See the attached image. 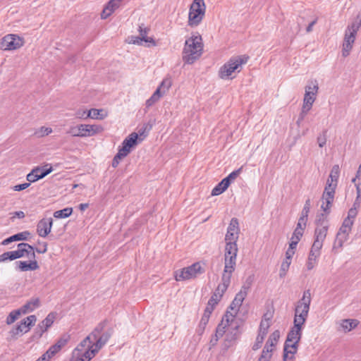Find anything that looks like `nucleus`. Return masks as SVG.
<instances>
[{"mask_svg":"<svg viewBox=\"0 0 361 361\" xmlns=\"http://www.w3.org/2000/svg\"><path fill=\"white\" fill-rule=\"evenodd\" d=\"M203 44L200 35L196 33L187 39L183 49V60L188 64H192L202 54Z\"/></svg>","mask_w":361,"mask_h":361,"instance_id":"f257e3e1","label":"nucleus"},{"mask_svg":"<svg viewBox=\"0 0 361 361\" xmlns=\"http://www.w3.org/2000/svg\"><path fill=\"white\" fill-rule=\"evenodd\" d=\"M249 56L246 55L237 56L231 58L228 62L223 65L219 71V75L221 79H227L235 71L240 72L241 66L247 62Z\"/></svg>","mask_w":361,"mask_h":361,"instance_id":"f03ea898","label":"nucleus"},{"mask_svg":"<svg viewBox=\"0 0 361 361\" xmlns=\"http://www.w3.org/2000/svg\"><path fill=\"white\" fill-rule=\"evenodd\" d=\"M205 8L204 0H193L189 11L188 25L197 26L204 16Z\"/></svg>","mask_w":361,"mask_h":361,"instance_id":"7ed1b4c3","label":"nucleus"},{"mask_svg":"<svg viewBox=\"0 0 361 361\" xmlns=\"http://www.w3.org/2000/svg\"><path fill=\"white\" fill-rule=\"evenodd\" d=\"M104 128L99 125L80 124L71 127L68 132L73 137H91L102 133Z\"/></svg>","mask_w":361,"mask_h":361,"instance_id":"20e7f679","label":"nucleus"},{"mask_svg":"<svg viewBox=\"0 0 361 361\" xmlns=\"http://www.w3.org/2000/svg\"><path fill=\"white\" fill-rule=\"evenodd\" d=\"M204 269L200 262H195L192 265L175 271V279L177 281L189 280L196 278L197 275L203 274Z\"/></svg>","mask_w":361,"mask_h":361,"instance_id":"39448f33","label":"nucleus"},{"mask_svg":"<svg viewBox=\"0 0 361 361\" xmlns=\"http://www.w3.org/2000/svg\"><path fill=\"white\" fill-rule=\"evenodd\" d=\"M37 317L35 315H30L22 319L20 323L13 326L9 331V334L13 339H16L18 335L28 332L31 327L35 325Z\"/></svg>","mask_w":361,"mask_h":361,"instance_id":"423d86ee","label":"nucleus"},{"mask_svg":"<svg viewBox=\"0 0 361 361\" xmlns=\"http://www.w3.org/2000/svg\"><path fill=\"white\" fill-rule=\"evenodd\" d=\"M143 26V24L139 26V36L132 35L128 37L129 43L138 45H143L144 42L146 43V44L145 45V47H150L157 46L155 40L152 37L147 36L148 32L149 31V29L147 27H144Z\"/></svg>","mask_w":361,"mask_h":361,"instance_id":"0eeeda50","label":"nucleus"},{"mask_svg":"<svg viewBox=\"0 0 361 361\" xmlns=\"http://www.w3.org/2000/svg\"><path fill=\"white\" fill-rule=\"evenodd\" d=\"M23 45V39L17 35L9 34L4 37L0 43L2 50H14Z\"/></svg>","mask_w":361,"mask_h":361,"instance_id":"6e6552de","label":"nucleus"},{"mask_svg":"<svg viewBox=\"0 0 361 361\" xmlns=\"http://www.w3.org/2000/svg\"><path fill=\"white\" fill-rule=\"evenodd\" d=\"M143 138L138 137V133H132L124 139L121 147H119L123 153L128 155L132 149L138 144L139 140L142 141Z\"/></svg>","mask_w":361,"mask_h":361,"instance_id":"1a4fd4ad","label":"nucleus"},{"mask_svg":"<svg viewBox=\"0 0 361 361\" xmlns=\"http://www.w3.org/2000/svg\"><path fill=\"white\" fill-rule=\"evenodd\" d=\"M240 232L238 219L235 217L231 219L230 224L227 228V232L225 236L226 242L235 241L237 242Z\"/></svg>","mask_w":361,"mask_h":361,"instance_id":"9d476101","label":"nucleus"},{"mask_svg":"<svg viewBox=\"0 0 361 361\" xmlns=\"http://www.w3.org/2000/svg\"><path fill=\"white\" fill-rule=\"evenodd\" d=\"M230 322V319L228 318V311L227 310L225 315L222 318L221 322L218 324L216 332L214 336H212L211 340H210V344L214 346L215 345L219 338L223 336V335L226 332V328L228 325V323Z\"/></svg>","mask_w":361,"mask_h":361,"instance_id":"9b49d317","label":"nucleus"},{"mask_svg":"<svg viewBox=\"0 0 361 361\" xmlns=\"http://www.w3.org/2000/svg\"><path fill=\"white\" fill-rule=\"evenodd\" d=\"M53 225L52 218H43L37 225V233L42 238L47 237L51 232Z\"/></svg>","mask_w":361,"mask_h":361,"instance_id":"f8f14e48","label":"nucleus"},{"mask_svg":"<svg viewBox=\"0 0 361 361\" xmlns=\"http://www.w3.org/2000/svg\"><path fill=\"white\" fill-rule=\"evenodd\" d=\"M300 342H285L283 350V361L295 359V354L297 353Z\"/></svg>","mask_w":361,"mask_h":361,"instance_id":"ddd939ff","label":"nucleus"},{"mask_svg":"<svg viewBox=\"0 0 361 361\" xmlns=\"http://www.w3.org/2000/svg\"><path fill=\"white\" fill-rule=\"evenodd\" d=\"M270 326L269 323L267 322L266 324L263 320L261 321L259 328L258 335L256 338L255 343L252 345V350H257L261 348L262 344L264 340L266 335L267 334L268 329Z\"/></svg>","mask_w":361,"mask_h":361,"instance_id":"4468645a","label":"nucleus"},{"mask_svg":"<svg viewBox=\"0 0 361 361\" xmlns=\"http://www.w3.org/2000/svg\"><path fill=\"white\" fill-rule=\"evenodd\" d=\"M351 230L352 229H350V228H348L347 226L345 227L341 225L338 232L337 233L334 248H335L336 246L339 247L343 246V243L348 239V235Z\"/></svg>","mask_w":361,"mask_h":361,"instance_id":"2eb2a0df","label":"nucleus"},{"mask_svg":"<svg viewBox=\"0 0 361 361\" xmlns=\"http://www.w3.org/2000/svg\"><path fill=\"white\" fill-rule=\"evenodd\" d=\"M16 269L20 271H35L39 269L38 263L36 260L30 261H17L16 262Z\"/></svg>","mask_w":361,"mask_h":361,"instance_id":"dca6fc26","label":"nucleus"},{"mask_svg":"<svg viewBox=\"0 0 361 361\" xmlns=\"http://www.w3.org/2000/svg\"><path fill=\"white\" fill-rule=\"evenodd\" d=\"M99 350L100 348L95 345L94 347L90 346L85 350L78 353L77 355H73V356L74 357H80L83 360V361H90Z\"/></svg>","mask_w":361,"mask_h":361,"instance_id":"f3484780","label":"nucleus"},{"mask_svg":"<svg viewBox=\"0 0 361 361\" xmlns=\"http://www.w3.org/2000/svg\"><path fill=\"white\" fill-rule=\"evenodd\" d=\"M335 192H324L322 194L323 204L321 206L322 209L326 214L331 212V207L334 202Z\"/></svg>","mask_w":361,"mask_h":361,"instance_id":"a211bd4d","label":"nucleus"},{"mask_svg":"<svg viewBox=\"0 0 361 361\" xmlns=\"http://www.w3.org/2000/svg\"><path fill=\"white\" fill-rule=\"evenodd\" d=\"M69 336L63 335L61 337L55 344L52 345L47 350V354L54 355L58 353L63 346H65L69 341Z\"/></svg>","mask_w":361,"mask_h":361,"instance_id":"6ab92c4d","label":"nucleus"},{"mask_svg":"<svg viewBox=\"0 0 361 361\" xmlns=\"http://www.w3.org/2000/svg\"><path fill=\"white\" fill-rule=\"evenodd\" d=\"M40 305V300L39 298H32L26 302L25 305L19 308L20 312L25 314L30 312L34 311L35 309L39 307Z\"/></svg>","mask_w":361,"mask_h":361,"instance_id":"aec40b11","label":"nucleus"},{"mask_svg":"<svg viewBox=\"0 0 361 361\" xmlns=\"http://www.w3.org/2000/svg\"><path fill=\"white\" fill-rule=\"evenodd\" d=\"M114 332V330L113 327L107 328L95 341L94 345L101 349L108 342Z\"/></svg>","mask_w":361,"mask_h":361,"instance_id":"412c9836","label":"nucleus"},{"mask_svg":"<svg viewBox=\"0 0 361 361\" xmlns=\"http://www.w3.org/2000/svg\"><path fill=\"white\" fill-rule=\"evenodd\" d=\"M30 235V233L28 231L18 233L4 239L1 244L4 245H7L14 241L27 240Z\"/></svg>","mask_w":361,"mask_h":361,"instance_id":"4be33fe9","label":"nucleus"},{"mask_svg":"<svg viewBox=\"0 0 361 361\" xmlns=\"http://www.w3.org/2000/svg\"><path fill=\"white\" fill-rule=\"evenodd\" d=\"M317 90H318L317 85H314L312 87V86H306L303 103L312 105V104L314 103V102L316 99L315 94L317 92Z\"/></svg>","mask_w":361,"mask_h":361,"instance_id":"5701e85b","label":"nucleus"},{"mask_svg":"<svg viewBox=\"0 0 361 361\" xmlns=\"http://www.w3.org/2000/svg\"><path fill=\"white\" fill-rule=\"evenodd\" d=\"M245 299L242 298L241 295L236 294L233 300L231 302L229 308L232 310H235V314H232L228 312V318L231 317L232 319L235 317L237 314L240 307L242 305V303Z\"/></svg>","mask_w":361,"mask_h":361,"instance_id":"b1692460","label":"nucleus"},{"mask_svg":"<svg viewBox=\"0 0 361 361\" xmlns=\"http://www.w3.org/2000/svg\"><path fill=\"white\" fill-rule=\"evenodd\" d=\"M329 228V224H326L324 227H317L314 231V240L315 242L322 243L326 237Z\"/></svg>","mask_w":361,"mask_h":361,"instance_id":"393cba45","label":"nucleus"},{"mask_svg":"<svg viewBox=\"0 0 361 361\" xmlns=\"http://www.w3.org/2000/svg\"><path fill=\"white\" fill-rule=\"evenodd\" d=\"M56 313L51 312H50L44 319H43L41 322H39L37 326H42V330L44 331V332L47 331L49 327L51 326L53 324L54 319H56Z\"/></svg>","mask_w":361,"mask_h":361,"instance_id":"a878e982","label":"nucleus"},{"mask_svg":"<svg viewBox=\"0 0 361 361\" xmlns=\"http://www.w3.org/2000/svg\"><path fill=\"white\" fill-rule=\"evenodd\" d=\"M108 322L109 321L107 319H104L99 322L92 331V333L87 336H90V338L92 339V341L94 340L97 341L100 336L99 334L104 330V328L106 326Z\"/></svg>","mask_w":361,"mask_h":361,"instance_id":"bb28decb","label":"nucleus"},{"mask_svg":"<svg viewBox=\"0 0 361 361\" xmlns=\"http://www.w3.org/2000/svg\"><path fill=\"white\" fill-rule=\"evenodd\" d=\"M235 264L236 257L229 256L228 258H225V266L223 274H227L231 276L232 273L235 270Z\"/></svg>","mask_w":361,"mask_h":361,"instance_id":"cd10ccee","label":"nucleus"},{"mask_svg":"<svg viewBox=\"0 0 361 361\" xmlns=\"http://www.w3.org/2000/svg\"><path fill=\"white\" fill-rule=\"evenodd\" d=\"M90 346L94 347V343H93L92 339L90 338V336H87L74 349L73 355H77L78 353L85 350Z\"/></svg>","mask_w":361,"mask_h":361,"instance_id":"c85d7f7f","label":"nucleus"},{"mask_svg":"<svg viewBox=\"0 0 361 361\" xmlns=\"http://www.w3.org/2000/svg\"><path fill=\"white\" fill-rule=\"evenodd\" d=\"M226 247H225V258H228L229 256L237 257L238 253V246L237 243L235 241H228L226 242Z\"/></svg>","mask_w":361,"mask_h":361,"instance_id":"c756f323","label":"nucleus"},{"mask_svg":"<svg viewBox=\"0 0 361 361\" xmlns=\"http://www.w3.org/2000/svg\"><path fill=\"white\" fill-rule=\"evenodd\" d=\"M297 303L302 305L303 310L309 312L311 303V293L309 289L303 292L302 298Z\"/></svg>","mask_w":361,"mask_h":361,"instance_id":"7c9ffc66","label":"nucleus"},{"mask_svg":"<svg viewBox=\"0 0 361 361\" xmlns=\"http://www.w3.org/2000/svg\"><path fill=\"white\" fill-rule=\"evenodd\" d=\"M231 276L227 274H223L221 276V283L219 284L216 290H221V293H222V296L224 293L226 291L231 283Z\"/></svg>","mask_w":361,"mask_h":361,"instance_id":"2f4dec72","label":"nucleus"},{"mask_svg":"<svg viewBox=\"0 0 361 361\" xmlns=\"http://www.w3.org/2000/svg\"><path fill=\"white\" fill-rule=\"evenodd\" d=\"M229 184L225 183V180L223 178L212 190L211 195L212 196L219 195L223 193L229 187Z\"/></svg>","mask_w":361,"mask_h":361,"instance_id":"473e14b6","label":"nucleus"},{"mask_svg":"<svg viewBox=\"0 0 361 361\" xmlns=\"http://www.w3.org/2000/svg\"><path fill=\"white\" fill-rule=\"evenodd\" d=\"M49 164H46L43 166H37L34 168V169H38V172L36 173L37 176L39 178V180L42 179L48 174L53 171V168L51 166L48 167Z\"/></svg>","mask_w":361,"mask_h":361,"instance_id":"72a5a7b5","label":"nucleus"},{"mask_svg":"<svg viewBox=\"0 0 361 361\" xmlns=\"http://www.w3.org/2000/svg\"><path fill=\"white\" fill-rule=\"evenodd\" d=\"M361 27V13L358 14L355 20L348 26L347 30L348 32H353L357 34V32L359 30Z\"/></svg>","mask_w":361,"mask_h":361,"instance_id":"f704fd0d","label":"nucleus"},{"mask_svg":"<svg viewBox=\"0 0 361 361\" xmlns=\"http://www.w3.org/2000/svg\"><path fill=\"white\" fill-rule=\"evenodd\" d=\"M302 338V333L290 329L288 331L285 342H300Z\"/></svg>","mask_w":361,"mask_h":361,"instance_id":"c9c22d12","label":"nucleus"},{"mask_svg":"<svg viewBox=\"0 0 361 361\" xmlns=\"http://www.w3.org/2000/svg\"><path fill=\"white\" fill-rule=\"evenodd\" d=\"M153 123L149 121L148 123H144L140 128H138L137 133L138 137H142L145 138L148 135L149 132L152 130Z\"/></svg>","mask_w":361,"mask_h":361,"instance_id":"e433bc0d","label":"nucleus"},{"mask_svg":"<svg viewBox=\"0 0 361 361\" xmlns=\"http://www.w3.org/2000/svg\"><path fill=\"white\" fill-rule=\"evenodd\" d=\"M73 213L72 207H66L61 210H57L54 212V216L56 219H65L69 217Z\"/></svg>","mask_w":361,"mask_h":361,"instance_id":"4c0bfd02","label":"nucleus"},{"mask_svg":"<svg viewBox=\"0 0 361 361\" xmlns=\"http://www.w3.org/2000/svg\"><path fill=\"white\" fill-rule=\"evenodd\" d=\"M359 324L357 319H343L341 323L342 328L348 331L355 329Z\"/></svg>","mask_w":361,"mask_h":361,"instance_id":"58836bf2","label":"nucleus"},{"mask_svg":"<svg viewBox=\"0 0 361 361\" xmlns=\"http://www.w3.org/2000/svg\"><path fill=\"white\" fill-rule=\"evenodd\" d=\"M23 314L19 309L11 311L6 317V323L8 325H11L14 323L18 317Z\"/></svg>","mask_w":361,"mask_h":361,"instance_id":"ea45409f","label":"nucleus"},{"mask_svg":"<svg viewBox=\"0 0 361 361\" xmlns=\"http://www.w3.org/2000/svg\"><path fill=\"white\" fill-rule=\"evenodd\" d=\"M87 116H90L91 118L94 119H103L106 116V114H103L102 109H91L88 110Z\"/></svg>","mask_w":361,"mask_h":361,"instance_id":"a19ab883","label":"nucleus"},{"mask_svg":"<svg viewBox=\"0 0 361 361\" xmlns=\"http://www.w3.org/2000/svg\"><path fill=\"white\" fill-rule=\"evenodd\" d=\"M222 298V293L221 295H216V294L213 293L210 299L207 302V305L206 308L212 307L211 310H214L215 306L219 303V302Z\"/></svg>","mask_w":361,"mask_h":361,"instance_id":"79ce46f5","label":"nucleus"},{"mask_svg":"<svg viewBox=\"0 0 361 361\" xmlns=\"http://www.w3.org/2000/svg\"><path fill=\"white\" fill-rule=\"evenodd\" d=\"M308 312H309L307 310H302L300 314H295L293 323L296 322L297 324H305L308 316Z\"/></svg>","mask_w":361,"mask_h":361,"instance_id":"37998d69","label":"nucleus"},{"mask_svg":"<svg viewBox=\"0 0 361 361\" xmlns=\"http://www.w3.org/2000/svg\"><path fill=\"white\" fill-rule=\"evenodd\" d=\"M17 259L18 258L14 250L5 252L3 254L0 255V262H5L7 260L12 261Z\"/></svg>","mask_w":361,"mask_h":361,"instance_id":"c03bdc74","label":"nucleus"},{"mask_svg":"<svg viewBox=\"0 0 361 361\" xmlns=\"http://www.w3.org/2000/svg\"><path fill=\"white\" fill-rule=\"evenodd\" d=\"M327 215L325 212L321 213L319 215H317V219L315 220V224L317 225V227H324L325 226L326 224H328L327 221Z\"/></svg>","mask_w":361,"mask_h":361,"instance_id":"a18cd8bd","label":"nucleus"},{"mask_svg":"<svg viewBox=\"0 0 361 361\" xmlns=\"http://www.w3.org/2000/svg\"><path fill=\"white\" fill-rule=\"evenodd\" d=\"M128 155L123 153L121 149H118L117 154L114 156L111 166L114 168H116L119 164L120 161Z\"/></svg>","mask_w":361,"mask_h":361,"instance_id":"49530a36","label":"nucleus"},{"mask_svg":"<svg viewBox=\"0 0 361 361\" xmlns=\"http://www.w3.org/2000/svg\"><path fill=\"white\" fill-rule=\"evenodd\" d=\"M339 174H340L339 166L336 164V165L333 166L329 176L330 178H331V181H335L338 183Z\"/></svg>","mask_w":361,"mask_h":361,"instance_id":"de8ad7c7","label":"nucleus"},{"mask_svg":"<svg viewBox=\"0 0 361 361\" xmlns=\"http://www.w3.org/2000/svg\"><path fill=\"white\" fill-rule=\"evenodd\" d=\"M241 171L242 168H239L238 169L232 171L226 178H224L225 180V183H228L229 185H231V183L239 176Z\"/></svg>","mask_w":361,"mask_h":361,"instance_id":"09e8293b","label":"nucleus"},{"mask_svg":"<svg viewBox=\"0 0 361 361\" xmlns=\"http://www.w3.org/2000/svg\"><path fill=\"white\" fill-rule=\"evenodd\" d=\"M337 183L335 181H331V178H328L326 183V186L324 188V192H336V188L337 187Z\"/></svg>","mask_w":361,"mask_h":361,"instance_id":"8fccbe9b","label":"nucleus"},{"mask_svg":"<svg viewBox=\"0 0 361 361\" xmlns=\"http://www.w3.org/2000/svg\"><path fill=\"white\" fill-rule=\"evenodd\" d=\"M319 257V254L314 255L313 252L309 254L308 260L307 263V268L308 270H311L314 268L317 258Z\"/></svg>","mask_w":361,"mask_h":361,"instance_id":"3c124183","label":"nucleus"},{"mask_svg":"<svg viewBox=\"0 0 361 361\" xmlns=\"http://www.w3.org/2000/svg\"><path fill=\"white\" fill-rule=\"evenodd\" d=\"M291 262L288 260H284L281 266V269L279 271V276L280 278H283L286 275V272L288 271L290 264Z\"/></svg>","mask_w":361,"mask_h":361,"instance_id":"603ef678","label":"nucleus"},{"mask_svg":"<svg viewBox=\"0 0 361 361\" xmlns=\"http://www.w3.org/2000/svg\"><path fill=\"white\" fill-rule=\"evenodd\" d=\"M211 309H212V307H209V309L205 308V310L204 311V314H203L202 319L200 322V323H202V325H207L208 324L210 315L213 312L212 310H211Z\"/></svg>","mask_w":361,"mask_h":361,"instance_id":"864d4df0","label":"nucleus"},{"mask_svg":"<svg viewBox=\"0 0 361 361\" xmlns=\"http://www.w3.org/2000/svg\"><path fill=\"white\" fill-rule=\"evenodd\" d=\"M327 130L322 131V133L317 137V143L319 147H323L326 142Z\"/></svg>","mask_w":361,"mask_h":361,"instance_id":"5fc2aeb1","label":"nucleus"},{"mask_svg":"<svg viewBox=\"0 0 361 361\" xmlns=\"http://www.w3.org/2000/svg\"><path fill=\"white\" fill-rule=\"evenodd\" d=\"M38 169H32L26 176V179L28 183H35L39 180V178L37 176V173Z\"/></svg>","mask_w":361,"mask_h":361,"instance_id":"6e6d98bb","label":"nucleus"},{"mask_svg":"<svg viewBox=\"0 0 361 361\" xmlns=\"http://www.w3.org/2000/svg\"><path fill=\"white\" fill-rule=\"evenodd\" d=\"M42 326H37L36 328L35 329V331H34V333L32 335L30 339L31 341H36V340H38L39 339L43 334L44 333L43 330H42Z\"/></svg>","mask_w":361,"mask_h":361,"instance_id":"4d7b16f0","label":"nucleus"},{"mask_svg":"<svg viewBox=\"0 0 361 361\" xmlns=\"http://www.w3.org/2000/svg\"><path fill=\"white\" fill-rule=\"evenodd\" d=\"M42 326H37L36 328L35 329V331H34V333L32 335L30 339L31 341H36V340H38L39 339L43 334L44 333L43 330H42Z\"/></svg>","mask_w":361,"mask_h":361,"instance_id":"13d9d810","label":"nucleus"},{"mask_svg":"<svg viewBox=\"0 0 361 361\" xmlns=\"http://www.w3.org/2000/svg\"><path fill=\"white\" fill-rule=\"evenodd\" d=\"M42 326H37L36 328L35 329V331H34V333L32 335L30 339L31 341H36V340H38L39 339L43 334L44 333L43 330H42Z\"/></svg>","mask_w":361,"mask_h":361,"instance_id":"bf43d9fd","label":"nucleus"},{"mask_svg":"<svg viewBox=\"0 0 361 361\" xmlns=\"http://www.w3.org/2000/svg\"><path fill=\"white\" fill-rule=\"evenodd\" d=\"M323 244L322 243H318L314 241L311 250L310 251V253H314V255H317V253L319 254V256L320 255V250L322 247Z\"/></svg>","mask_w":361,"mask_h":361,"instance_id":"052dcab7","label":"nucleus"},{"mask_svg":"<svg viewBox=\"0 0 361 361\" xmlns=\"http://www.w3.org/2000/svg\"><path fill=\"white\" fill-rule=\"evenodd\" d=\"M310 207H311L310 199H307L305 201V205H304L303 209L302 210L301 216H305V217L308 218V214L310 213Z\"/></svg>","mask_w":361,"mask_h":361,"instance_id":"680f3d73","label":"nucleus"},{"mask_svg":"<svg viewBox=\"0 0 361 361\" xmlns=\"http://www.w3.org/2000/svg\"><path fill=\"white\" fill-rule=\"evenodd\" d=\"M353 44L350 42H344L343 44L342 55L344 57L348 56L350 54V51L352 49Z\"/></svg>","mask_w":361,"mask_h":361,"instance_id":"e2e57ef3","label":"nucleus"},{"mask_svg":"<svg viewBox=\"0 0 361 361\" xmlns=\"http://www.w3.org/2000/svg\"><path fill=\"white\" fill-rule=\"evenodd\" d=\"M250 287L251 286H249V283H245L242 286L240 290L237 294L241 295L242 298H243L245 299L247 295V293H248Z\"/></svg>","mask_w":361,"mask_h":361,"instance_id":"0e129e2a","label":"nucleus"},{"mask_svg":"<svg viewBox=\"0 0 361 361\" xmlns=\"http://www.w3.org/2000/svg\"><path fill=\"white\" fill-rule=\"evenodd\" d=\"M356 34L353 32H348V30H345V37H344V42H350V44H353L355 39Z\"/></svg>","mask_w":361,"mask_h":361,"instance_id":"69168bd1","label":"nucleus"},{"mask_svg":"<svg viewBox=\"0 0 361 361\" xmlns=\"http://www.w3.org/2000/svg\"><path fill=\"white\" fill-rule=\"evenodd\" d=\"M274 346H275V343H274V341L271 340V338L268 339L266 342V344H265L263 350H265L266 352L271 353L273 351V349L271 348V347H274Z\"/></svg>","mask_w":361,"mask_h":361,"instance_id":"338daca9","label":"nucleus"},{"mask_svg":"<svg viewBox=\"0 0 361 361\" xmlns=\"http://www.w3.org/2000/svg\"><path fill=\"white\" fill-rule=\"evenodd\" d=\"M272 356L271 353H269L268 352H266L265 350H262V354L260 357L258 359V361H270V359Z\"/></svg>","mask_w":361,"mask_h":361,"instance_id":"774afa93","label":"nucleus"}]
</instances>
